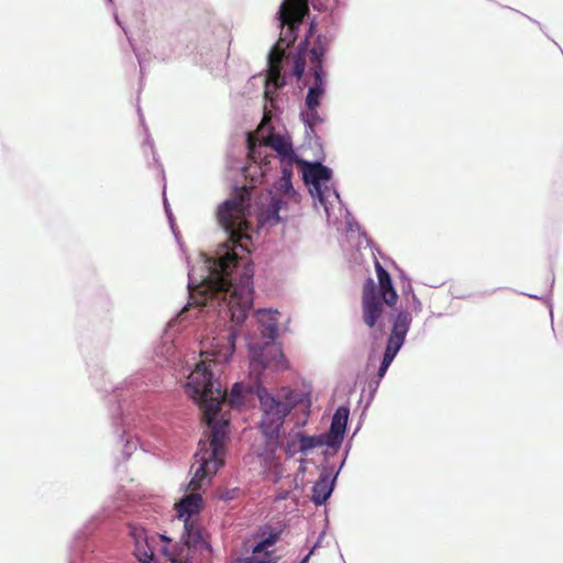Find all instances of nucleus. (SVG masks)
<instances>
[{
    "instance_id": "f257e3e1",
    "label": "nucleus",
    "mask_w": 563,
    "mask_h": 563,
    "mask_svg": "<svg viewBox=\"0 0 563 563\" xmlns=\"http://www.w3.org/2000/svg\"><path fill=\"white\" fill-rule=\"evenodd\" d=\"M235 339L236 331L233 325H230L217 336L202 340L200 354L205 358L190 373L185 386L186 393L202 411L203 421L209 428V435L206 441H199V449L194 456L195 462L191 465L194 477L188 485L192 493L176 506L178 517L184 520L186 518L195 520L192 516L199 514L202 506V497L196 492L223 465L229 420L223 416L220 419L217 417L227 398V390L222 389L221 384L214 380L210 366L229 361L235 351Z\"/></svg>"
},
{
    "instance_id": "f03ea898",
    "label": "nucleus",
    "mask_w": 563,
    "mask_h": 563,
    "mask_svg": "<svg viewBox=\"0 0 563 563\" xmlns=\"http://www.w3.org/2000/svg\"><path fill=\"white\" fill-rule=\"evenodd\" d=\"M252 187L242 186L236 188L232 198L224 201L218 210L219 223L230 235V242L233 249L220 257L219 269L211 273L210 277L203 282L198 294V306L219 307L221 319H230L236 325L243 323L253 305V268L247 265L240 277L239 283L232 278L233 268L238 266L239 256L236 247L249 251L247 243L251 236L246 234Z\"/></svg>"
},
{
    "instance_id": "7ed1b4c3",
    "label": "nucleus",
    "mask_w": 563,
    "mask_h": 563,
    "mask_svg": "<svg viewBox=\"0 0 563 563\" xmlns=\"http://www.w3.org/2000/svg\"><path fill=\"white\" fill-rule=\"evenodd\" d=\"M378 288L372 278H368L362 290V318L368 328H374L383 314V302L395 306L398 295L393 286L388 272L379 262L375 263Z\"/></svg>"
},
{
    "instance_id": "20e7f679",
    "label": "nucleus",
    "mask_w": 563,
    "mask_h": 563,
    "mask_svg": "<svg viewBox=\"0 0 563 563\" xmlns=\"http://www.w3.org/2000/svg\"><path fill=\"white\" fill-rule=\"evenodd\" d=\"M136 539L135 555L141 563H188V549L173 543L164 534L144 537L143 530H134Z\"/></svg>"
},
{
    "instance_id": "39448f33",
    "label": "nucleus",
    "mask_w": 563,
    "mask_h": 563,
    "mask_svg": "<svg viewBox=\"0 0 563 563\" xmlns=\"http://www.w3.org/2000/svg\"><path fill=\"white\" fill-rule=\"evenodd\" d=\"M258 398L263 411L261 430L266 437L276 438L286 416L300 402L299 395L289 388H283L282 395L276 398L266 389H262L258 391Z\"/></svg>"
},
{
    "instance_id": "423d86ee",
    "label": "nucleus",
    "mask_w": 563,
    "mask_h": 563,
    "mask_svg": "<svg viewBox=\"0 0 563 563\" xmlns=\"http://www.w3.org/2000/svg\"><path fill=\"white\" fill-rule=\"evenodd\" d=\"M184 527V544L180 545V548L188 549V563H191V560L194 559V554L196 552H199L200 554H202L203 552H210L211 547L208 541V534L197 522V520H189L188 518H186Z\"/></svg>"
},
{
    "instance_id": "0eeeda50",
    "label": "nucleus",
    "mask_w": 563,
    "mask_h": 563,
    "mask_svg": "<svg viewBox=\"0 0 563 563\" xmlns=\"http://www.w3.org/2000/svg\"><path fill=\"white\" fill-rule=\"evenodd\" d=\"M309 7L307 0H284L279 9L280 25L288 26L291 42L296 40L295 31L302 23Z\"/></svg>"
},
{
    "instance_id": "6e6552de",
    "label": "nucleus",
    "mask_w": 563,
    "mask_h": 563,
    "mask_svg": "<svg viewBox=\"0 0 563 563\" xmlns=\"http://www.w3.org/2000/svg\"><path fill=\"white\" fill-rule=\"evenodd\" d=\"M251 361L263 368L272 367L275 371L288 368V362L282 349L275 344H266L262 350L252 349Z\"/></svg>"
},
{
    "instance_id": "1a4fd4ad",
    "label": "nucleus",
    "mask_w": 563,
    "mask_h": 563,
    "mask_svg": "<svg viewBox=\"0 0 563 563\" xmlns=\"http://www.w3.org/2000/svg\"><path fill=\"white\" fill-rule=\"evenodd\" d=\"M261 541L253 548L252 554L245 558V563H276L274 552L269 549L277 542L279 532L265 531L261 533Z\"/></svg>"
},
{
    "instance_id": "9d476101",
    "label": "nucleus",
    "mask_w": 563,
    "mask_h": 563,
    "mask_svg": "<svg viewBox=\"0 0 563 563\" xmlns=\"http://www.w3.org/2000/svg\"><path fill=\"white\" fill-rule=\"evenodd\" d=\"M411 321L412 318L408 311L398 312L394 320L391 333L386 346L399 351L405 342Z\"/></svg>"
},
{
    "instance_id": "9b49d317",
    "label": "nucleus",
    "mask_w": 563,
    "mask_h": 563,
    "mask_svg": "<svg viewBox=\"0 0 563 563\" xmlns=\"http://www.w3.org/2000/svg\"><path fill=\"white\" fill-rule=\"evenodd\" d=\"M349 415L350 410L347 407L341 406L336 409L332 417L330 432L324 435L328 445H335L342 442Z\"/></svg>"
},
{
    "instance_id": "f8f14e48",
    "label": "nucleus",
    "mask_w": 563,
    "mask_h": 563,
    "mask_svg": "<svg viewBox=\"0 0 563 563\" xmlns=\"http://www.w3.org/2000/svg\"><path fill=\"white\" fill-rule=\"evenodd\" d=\"M331 40L325 35H318L313 42L312 48L309 51V59L311 64L312 73H324L323 71V56L330 47Z\"/></svg>"
},
{
    "instance_id": "ddd939ff",
    "label": "nucleus",
    "mask_w": 563,
    "mask_h": 563,
    "mask_svg": "<svg viewBox=\"0 0 563 563\" xmlns=\"http://www.w3.org/2000/svg\"><path fill=\"white\" fill-rule=\"evenodd\" d=\"M331 174V169L321 163H312L307 164L303 169V179L311 184L317 191H320V184L330 180Z\"/></svg>"
},
{
    "instance_id": "4468645a",
    "label": "nucleus",
    "mask_w": 563,
    "mask_h": 563,
    "mask_svg": "<svg viewBox=\"0 0 563 563\" xmlns=\"http://www.w3.org/2000/svg\"><path fill=\"white\" fill-rule=\"evenodd\" d=\"M325 73H313L314 82L309 88L307 97H306V106L307 109L318 108L320 106V100L325 91Z\"/></svg>"
},
{
    "instance_id": "2eb2a0df",
    "label": "nucleus",
    "mask_w": 563,
    "mask_h": 563,
    "mask_svg": "<svg viewBox=\"0 0 563 563\" xmlns=\"http://www.w3.org/2000/svg\"><path fill=\"white\" fill-rule=\"evenodd\" d=\"M299 444L298 446H295L294 443L288 449V456H294L298 452L301 453H308L310 450L320 448L324 444H327V440L324 435H306L305 433L302 437H299Z\"/></svg>"
},
{
    "instance_id": "dca6fc26",
    "label": "nucleus",
    "mask_w": 563,
    "mask_h": 563,
    "mask_svg": "<svg viewBox=\"0 0 563 563\" xmlns=\"http://www.w3.org/2000/svg\"><path fill=\"white\" fill-rule=\"evenodd\" d=\"M264 145L276 151L282 158L296 155L291 143L279 134H271L264 140Z\"/></svg>"
},
{
    "instance_id": "f3484780",
    "label": "nucleus",
    "mask_w": 563,
    "mask_h": 563,
    "mask_svg": "<svg viewBox=\"0 0 563 563\" xmlns=\"http://www.w3.org/2000/svg\"><path fill=\"white\" fill-rule=\"evenodd\" d=\"M332 493V485L329 476L322 474L312 487V501L316 505H322L327 501Z\"/></svg>"
},
{
    "instance_id": "a211bd4d",
    "label": "nucleus",
    "mask_w": 563,
    "mask_h": 563,
    "mask_svg": "<svg viewBox=\"0 0 563 563\" xmlns=\"http://www.w3.org/2000/svg\"><path fill=\"white\" fill-rule=\"evenodd\" d=\"M283 205L284 201L282 198L273 197L267 209L264 210L260 216L261 222L269 224L278 223L282 220L279 217V211Z\"/></svg>"
},
{
    "instance_id": "6ab92c4d",
    "label": "nucleus",
    "mask_w": 563,
    "mask_h": 563,
    "mask_svg": "<svg viewBox=\"0 0 563 563\" xmlns=\"http://www.w3.org/2000/svg\"><path fill=\"white\" fill-rule=\"evenodd\" d=\"M285 56L284 48L274 46L268 56L269 75L272 79H277L280 74V65Z\"/></svg>"
},
{
    "instance_id": "aec40b11",
    "label": "nucleus",
    "mask_w": 563,
    "mask_h": 563,
    "mask_svg": "<svg viewBox=\"0 0 563 563\" xmlns=\"http://www.w3.org/2000/svg\"><path fill=\"white\" fill-rule=\"evenodd\" d=\"M299 161L297 159V156L294 155V156H290V157H284V158H280V163H282V188H285V190H288V188L291 187V184H290V178H291V174H292V166L295 163H298Z\"/></svg>"
},
{
    "instance_id": "412c9836",
    "label": "nucleus",
    "mask_w": 563,
    "mask_h": 563,
    "mask_svg": "<svg viewBox=\"0 0 563 563\" xmlns=\"http://www.w3.org/2000/svg\"><path fill=\"white\" fill-rule=\"evenodd\" d=\"M308 37L298 46V53L294 57V75L300 79L306 69V53H307Z\"/></svg>"
},
{
    "instance_id": "4be33fe9",
    "label": "nucleus",
    "mask_w": 563,
    "mask_h": 563,
    "mask_svg": "<svg viewBox=\"0 0 563 563\" xmlns=\"http://www.w3.org/2000/svg\"><path fill=\"white\" fill-rule=\"evenodd\" d=\"M397 353H398V351L395 350L394 347L391 349V347L386 346L384 356H383V361H382L379 369H378L379 378H383L385 376L389 365L391 364V362L395 358V356L397 355Z\"/></svg>"
},
{
    "instance_id": "5701e85b",
    "label": "nucleus",
    "mask_w": 563,
    "mask_h": 563,
    "mask_svg": "<svg viewBox=\"0 0 563 563\" xmlns=\"http://www.w3.org/2000/svg\"><path fill=\"white\" fill-rule=\"evenodd\" d=\"M302 432L300 431H294V432H290L286 439V444H285V452L286 454L288 455V449L289 446L291 445V443L295 444V446H298L299 444V437H302Z\"/></svg>"
},
{
    "instance_id": "b1692460",
    "label": "nucleus",
    "mask_w": 563,
    "mask_h": 563,
    "mask_svg": "<svg viewBox=\"0 0 563 563\" xmlns=\"http://www.w3.org/2000/svg\"><path fill=\"white\" fill-rule=\"evenodd\" d=\"M241 400V387L240 384H235L231 390L229 402L230 405H236Z\"/></svg>"
},
{
    "instance_id": "393cba45",
    "label": "nucleus",
    "mask_w": 563,
    "mask_h": 563,
    "mask_svg": "<svg viewBox=\"0 0 563 563\" xmlns=\"http://www.w3.org/2000/svg\"><path fill=\"white\" fill-rule=\"evenodd\" d=\"M320 120V117L318 114L317 108L308 109L306 113V121L310 126H313L318 121Z\"/></svg>"
},
{
    "instance_id": "a878e982",
    "label": "nucleus",
    "mask_w": 563,
    "mask_h": 563,
    "mask_svg": "<svg viewBox=\"0 0 563 563\" xmlns=\"http://www.w3.org/2000/svg\"><path fill=\"white\" fill-rule=\"evenodd\" d=\"M277 333V325L276 323H268L265 328V334L269 336L271 339H274Z\"/></svg>"
},
{
    "instance_id": "bb28decb",
    "label": "nucleus",
    "mask_w": 563,
    "mask_h": 563,
    "mask_svg": "<svg viewBox=\"0 0 563 563\" xmlns=\"http://www.w3.org/2000/svg\"><path fill=\"white\" fill-rule=\"evenodd\" d=\"M309 405H305L303 408V419L301 421L296 422L297 427L305 426L307 423L308 417H309Z\"/></svg>"
},
{
    "instance_id": "cd10ccee",
    "label": "nucleus",
    "mask_w": 563,
    "mask_h": 563,
    "mask_svg": "<svg viewBox=\"0 0 563 563\" xmlns=\"http://www.w3.org/2000/svg\"><path fill=\"white\" fill-rule=\"evenodd\" d=\"M256 154H257V151H256L255 146H253L252 143L250 142V156H251V158L256 161Z\"/></svg>"
},
{
    "instance_id": "c85d7f7f",
    "label": "nucleus",
    "mask_w": 563,
    "mask_h": 563,
    "mask_svg": "<svg viewBox=\"0 0 563 563\" xmlns=\"http://www.w3.org/2000/svg\"><path fill=\"white\" fill-rule=\"evenodd\" d=\"M310 554H311V552H310L309 554H307V555L301 560V562H300V563H307V562H308V560H309V558H310Z\"/></svg>"
},
{
    "instance_id": "c756f323",
    "label": "nucleus",
    "mask_w": 563,
    "mask_h": 563,
    "mask_svg": "<svg viewBox=\"0 0 563 563\" xmlns=\"http://www.w3.org/2000/svg\"><path fill=\"white\" fill-rule=\"evenodd\" d=\"M312 31H313V24L311 23L310 24V30H309V36L312 34Z\"/></svg>"
}]
</instances>
